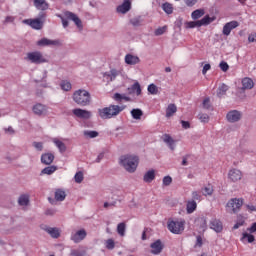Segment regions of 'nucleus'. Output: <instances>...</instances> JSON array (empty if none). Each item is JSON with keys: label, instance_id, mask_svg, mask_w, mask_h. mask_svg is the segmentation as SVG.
<instances>
[{"label": "nucleus", "instance_id": "2eb2a0df", "mask_svg": "<svg viewBox=\"0 0 256 256\" xmlns=\"http://www.w3.org/2000/svg\"><path fill=\"white\" fill-rule=\"evenodd\" d=\"M239 25V22L233 20V21H230V22H227L224 27H223V35H226V36H229L231 35V31L233 29H237V26Z\"/></svg>", "mask_w": 256, "mask_h": 256}, {"label": "nucleus", "instance_id": "f03ea898", "mask_svg": "<svg viewBox=\"0 0 256 256\" xmlns=\"http://www.w3.org/2000/svg\"><path fill=\"white\" fill-rule=\"evenodd\" d=\"M72 99L74 103L80 107H87L91 105V93L85 89H78L74 91Z\"/></svg>", "mask_w": 256, "mask_h": 256}, {"label": "nucleus", "instance_id": "5fc2aeb1", "mask_svg": "<svg viewBox=\"0 0 256 256\" xmlns=\"http://www.w3.org/2000/svg\"><path fill=\"white\" fill-rule=\"evenodd\" d=\"M243 225H245V219L241 218V219L237 220V222L233 226V229L234 230L239 229V227H243Z\"/></svg>", "mask_w": 256, "mask_h": 256}, {"label": "nucleus", "instance_id": "72a5a7b5", "mask_svg": "<svg viewBox=\"0 0 256 256\" xmlns=\"http://www.w3.org/2000/svg\"><path fill=\"white\" fill-rule=\"evenodd\" d=\"M53 143L56 145V147L59 149L60 153H65L67 151V146L65 143H63L61 140L55 138L53 140Z\"/></svg>", "mask_w": 256, "mask_h": 256}, {"label": "nucleus", "instance_id": "774afa93", "mask_svg": "<svg viewBox=\"0 0 256 256\" xmlns=\"http://www.w3.org/2000/svg\"><path fill=\"white\" fill-rule=\"evenodd\" d=\"M250 233H256V222H254L250 228H247Z\"/></svg>", "mask_w": 256, "mask_h": 256}, {"label": "nucleus", "instance_id": "e433bc0d", "mask_svg": "<svg viewBox=\"0 0 256 256\" xmlns=\"http://www.w3.org/2000/svg\"><path fill=\"white\" fill-rule=\"evenodd\" d=\"M125 231H127V225L125 222L119 223L117 225V233L120 237H125Z\"/></svg>", "mask_w": 256, "mask_h": 256}, {"label": "nucleus", "instance_id": "c756f323", "mask_svg": "<svg viewBox=\"0 0 256 256\" xmlns=\"http://www.w3.org/2000/svg\"><path fill=\"white\" fill-rule=\"evenodd\" d=\"M196 225H198L201 231H207V217L201 216L197 218Z\"/></svg>", "mask_w": 256, "mask_h": 256}, {"label": "nucleus", "instance_id": "1a4fd4ad", "mask_svg": "<svg viewBox=\"0 0 256 256\" xmlns=\"http://www.w3.org/2000/svg\"><path fill=\"white\" fill-rule=\"evenodd\" d=\"M37 45L38 47H50V46L58 47L59 45H61V42L59 40L42 38L37 41Z\"/></svg>", "mask_w": 256, "mask_h": 256}, {"label": "nucleus", "instance_id": "dca6fc26", "mask_svg": "<svg viewBox=\"0 0 256 256\" xmlns=\"http://www.w3.org/2000/svg\"><path fill=\"white\" fill-rule=\"evenodd\" d=\"M32 111L34 115H38L39 117L43 115H47V106L37 103L33 106Z\"/></svg>", "mask_w": 256, "mask_h": 256}, {"label": "nucleus", "instance_id": "79ce46f5", "mask_svg": "<svg viewBox=\"0 0 256 256\" xmlns=\"http://www.w3.org/2000/svg\"><path fill=\"white\" fill-rule=\"evenodd\" d=\"M131 115L133 119L139 120L141 117H143V110L136 108L131 110Z\"/></svg>", "mask_w": 256, "mask_h": 256}, {"label": "nucleus", "instance_id": "0e129e2a", "mask_svg": "<svg viewBox=\"0 0 256 256\" xmlns=\"http://www.w3.org/2000/svg\"><path fill=\"white\" fill-rule=\"evenodd\" d=\"M46 17H47V13L43 12L42 10L41 12H39L37 19H40V21H43V23H45Z\"/></svg>", "mask_w": 256, "mask_h": 256}, {"label": "nucleus", "instance_id": "39448f33", "mask_svg": "<svg viewBox=\"0 0 256 256\" xmlns=\"http://www.w3.org/2000/svg\"><path fill=\"white\" fill-rule=\"evenodd\" d=\"M226 207L229 211L233 213H239L241 211V207H243V199L232 198L228 201Z\"/></svg>", "mask_w": 256, "mask_h": 256}, {"label": "nucleus", "instance_id": "58836bf2", "mask_svg": "<svg viewBox=\"0 0 256 256\" xmlns=\"http://www.w3.org/2000/svg\"><path fill=\"white\" fill-rule=\"evenodd\" d=\"M60 88L62 89V91H71V89H73V86L68 80H62L60 82Z\"/></svg>", "mask_w": 256, "mask_h": 256}, {"label": "nucleus", "instance_id": "f704fd0d", "mask_svg": "<svg viewBox=\"0 0 256 256\" xmlns=\"http://www.w3.org/2000/svg\"><path fill=\"white\" fill-rule=\"evenodd\" d=\"M227 91H229V86L222 84L220 87H218L217 97H224V95H227Z\"/></svg>", "mask_w": 256, "mask_h": 256}, {"label": "nucleus", "instance_id": "cd10ccee", "mask_svg": "<svg viewBox=\"0 0 256 256\" xmlns=\"http://www.w3.org/2000/svg\"><path fill=\"white\" fill-rule=\"evenodd\" d=\"M197 210V202L195 200H188L186 203V211L189 215L195 213Z\"/></svg>", "mask_w": 256, "mask_h": 256}, {"label": "nucleus", "instance_id": "bb28decb", "mask_svg": "<svg viewBox=\"0 0 256 256\" xmlns=\"http://www.w3.org/2000/svg\"><path fill=\"white\" fill-rule=\"evenodd\" d=\"M54 160H55V155L51 153L42 154L41 156V162L44 165H51V163H53Z\"/></svg>", "mask_w": 256, "mask_h": 256}, {"label": "nucleus", "instance_id": "13d9d810", "mask_svg": "<svg viewBox=\"0 0 256 256\" xmlns=\"http://www.w3.org/2000/svg\"><path fill=\"white\" fill-rule=\"evenodd\" d=\"M131 25H133V27H139V25H141V19L140 18H133L130 20Z\"/></svg>", "mask_w": 256, "mask_h": 256}, {"label": "nucleus", "instance_id": "aec40b11", "mask_svg": "<svg viewBox=\"0 0 256 256\" xmlns=\"http://www.w3.org/2000/svg\"><path fill=\"white\" fill-rule=\"evenodd\" d=\"M228 177L233 181V183H235L237 181H241V177H243V174L240 170L231 169L228 173Z\"/></svg>", "mask_w": 256, "mask_h": 256}, {"label": "nucleus", "instance_id": "09e8293b", "mask_svg": "<svg viewBox=\"0 0 256 256\" xmlns=\"http://www.w3.org/2000/svg\"><path fill=\"white\" fill-rule=\"evenodd\" d=\"M186 27L187 29H195V27H201V25H199V20H198V21L187 22Z\"/></svg>", "mask_w": 256, "mask_h": 256}, {"label": "nucleus", "instance_id": "b1692460", "mask_svg": "<svg viewBox=\"0 0 256 256\" xmlns=\"http://www.w3.org/2000/svg\"><path fill=\"white\" fill-rule=\"evenodd\" d=\"M34 1V7L38 9L39 11H47L49 9V3L45 0H33Z\"/></svg>", "mask_w": 256, "mask_h": 256}, {"label": "nucleus", "instance_id": "ddd939ff", "mask_svg": "<svg viewBox=\"0 0 256 256\" xmlns=\"http://www.w3.org/2000/svg\"><path fill=\"white\" fill-rule=\"evenodd\" d=\"M124 61L126 65H139V63H141V58H139L137 55L128 53L125 55Z\"/></svg>", "mask_w": 256, "mask_h": 256}, {"label": "nucleus", "instance_id": "a19ab883", "mask_svg": "<svg viewBox=\"0 0 256 256\" xmlns=\"http://www.w3.org/2000/svg\"><path fill=\"white\" fill-rule=\"evenodd\" d=\"M213 191V185L208 184L207 186L202 188V195H204V197L211 196L213 195Z\"/></svg>", "mask_w": 256, "mask_h": 256}, {"label": "nucleus", "instance_id": "a211bd4d", "mask_svg": "<svg viewBox=\"0 0 256 256\" xmlns=\"http://www.w3.org/2000/svg\"><path fill=\"white\" fill-rule=\"evenodd\" d=\"M116 11L117 13H122V15H125V13H129V11H131V1L124 0V2L117 7Z\"/></svg>", "mask_w": 256, "mask_h": 256}, {"label": "nucleus", "instance_id": "f8f14e48", "mask_svg": "<svg viewBox=\"0 0 256 256\" xmlns=\"http://www.w3.org/2000/svg\"><path fill=\"white\" fill-rule=\"evenodd\" d=\"M226 119L228 123H237V121H241V112L238 110H231L227 113Z\"/></svg>", "mask_w": 256, "mask_h": 256}, {"label": "nucleus", "instance_id": "4be33fe9", "mask_svg": "<svg viewBox=\"0 0 256 256\" xmlns=\"http://www.w3.org/2000/svg\"><path fill=\"white\" fill-rule=\"evenodd\" d=\"M210 229H213L216 233H221V231H223V222L218 219L211 220Z\"/></svg>", "mask_w": 256, "mask_h": 256}, {"label": "nucleus", "instance_id": "ea45409f", "mask_svg": "<svg viewBox=\"0 0 256 256\" xmlns=\"http://www.w3.org/2000/svg\"><path fill=\"white\" fill-rule=\"evenodd\" d=\"M18 203L19 205H21V207H26V205H29V195L27 194L21 195L18 199Z\"/></svg>", "mask_w": 256, "mask_h": 256}, {"label": "nucleus", "instance_id": "3c124183", "mask_svg": "<svg viewBox=\"0 0 256 256\" xmlns=\"http://www.w3.org/2000/svg\"><path fill=\"white\" fill-rule=\"evenodd\" d=\"M165 31H167V26L159 27L155 30L154 35H156V37H159L160 35H163Z\"/></svg>", "mask_w": 256, "mask_h": 256}, {"label": "nucleus", "instance_id": "7ed1b4c3", "mask_svg": "<svg viewBox=\"0 0 256 256\" xmlns=\"http://www.w3.org/2000/svg\"><path fill=\"white\" fill-rule=\"evenodd\" d=\"M120 164L128 173H135L139 167V157L135 155H124L120 157Z\"/></svg>", "mask_w": 256, "mask_h": 256}, {"label": "nucleus", "instance_id": "a878e982", "mask_svg": "<svg viewBox=\"0 0 256 256\" xmlns=\"http://www.w3.org/2000/svg\"><path fill=\"white\" fill-rule=\"evenodd\" d=\"M144 183H153L155 181V170H148L143 176Z\"/></svg>", "mask_w": 256, "mask_h": 256}, {"label": "nucleus", "instance_id": "864d4df0", "mask_svg": "<svg viewBox=\"0 0 256 256\" xmlns=\"http://www.w3.org/2000/svg\"><path fill=\"white\" fill-rule=\"evenodd\" d=\"M198 119L201 123H207L209 121V116L207 114L200 113L198 115Z\"/></svg>", "mask_w": 256, "mask_h": 256}, {"label": "nucleus", "instance_id": "49530a36", "mask_svg": "<svg viewBox=\"0 0 256 256\" xmlns=\"http://www.w3.org/2000/svg\"><path fill=\"white\" fill-rule=\"evenodd\" d=\"M148 92L151 95H157V93H159V88H157V85H155V84H150L148 86Z\"/></svg>", "mask_w": 256, "mask_h": 256}, {"label": "nucleus", "instance_id": "6e6552de", "mask_svg": "<svg viewBox=\"0 0 256 256\" xmlns=\"http://www.w3.org/2000/svg\"><path fill=\"white\" fill-rule=\"evenodd\" d=\"M40 229H42V231H46V233H49L52 239H59V237H61V232L58 230V228H53L42 224Z\"/></svg>", "mask_w": 256, "mask_h": 256}, {"label": "nucleus", "instance_id": "e2e57ef3", "mask_svg": "<svg viewBox=\"0 0 256 256\" xmlns=\"http://www.w3.org/2000/svg\"><path fill=\"white\" fill-rule=\"evenodd\" d=\"M33 147L37 149V151H43V143L42 142H34Z\"/></svg>", "mask_w": 256, "mask_h": 256}, {"label": "nucleus", "instance_id": "423d86ee", "mask_svg": "<svg viewBox=\"0 0 256 256\" xmlns=\"http://www.w3.org/2000/svg\"><path fill=\"white\" fill-rule=\"evenodd\" d=\"M27 59L30 63H35L36 65H39L41 63H45V59L43 58V54L39 51L35 52H29L27 54Z\"/></svg>", "mask_w": 256, "mask_h": 256}, {"label": "nucleus", "instance_id": "4c0bfd02", "mask_svg": "<svg viewBox=\"0 0 256 256\" xmlns=\"http://www.w3.org/2000/svg\"><path fill=\"white\" fill-rule=\"evenodd\" d=\"M203 15H205V10L197 9L192 12L191 17L194 21H196V19H201V17H203Z\"/></svg>", "mask_w": 256, "mask_h": 256}, {"label": "nucleus", "instance_id": "6e6d98bb", "mask_svg": "<svg viewBox=\"0 0 256 256\" xmlns=\"http://www.w3.org/2000/svg\"><path fill=\"white\" fill-rule=\"evenodd\" d=\"M219 67L224 73H226V71H229V64H227V62L225 61L220 62Z\"/></svg>", "mask_w": 256, "mask_h": 256}, {"label": "nucleus", "instance_id": "6ab92c4d", "mask_svg": "<svg viewBox=\"0 0 256 256\" xmlns=\"http://www.w3.org/2000/svg\"><path fill=\"white\" fill-rule=\"evenodd\" d=\"M241 83H242V88H241L242 91L251 90L253 89V87H255V82H253V79L249 77L243 78Z\"/></svg>", "mask_w": 256, "mask_h": 256}, {"label": "nucleus", "instance_id": "7c9ffc66", "mask_svg": "<svg viewBox=\"0 0 256 256\" xmlns=\"http://www.w3.org/2000/svg\"><path fill=\"white\" fill-rule=\"evenodd\" d=\"M240 241H242V243H245L246 241L247 243H253V241H255V236L247 232H244L242 233Z\"/></svg>", "mask_w": 256, "mask_h": 256}, {"label": "nucleus", "instance_id": "69168bd1", "mask_svg": "<svg viewBox=\"0 0 256 256\" xmlns=\"http://www.w3.org/2000/svg\"><path fill=\"white\" fill-rule=\"evenodd\" d=\"M248 41H249V43H255L256 42V33H251L248 36Z\"/></svg>", "mask_w": 256, "mask_h": 256}, {"label": "nucleus", "instance_id": "8fccbe9b", "mask_svg": "<svg viewBox=\"0 0 256 256\" xmlns=\"http://www.w3.org/2000/svg\"><path fill=\"white\" fill-rule=\"evenodd\" d=\"M74 179L76 183H83V179H84L83 172L81 171L77 172L74 176Z\"/></svg>", "mask_w": 256, "mask_h": 256}, {"label": "nucleus", "instance_id": "680f3d73", "mask_svg": "<svg viewBox=\"0 0 256 256\" xmlns=\"http://www.w3.org/2000/svg\"><path fill=\"white\" fill-rule=\"evenodd\" d=\"M70 255L72 256H85V252H81L80 250H71Z\"/></svg>", "mask_w": 256, "mask_h": 256}, {"label": "nucleus", "instance_id": "9b49d317", "mask_svg": "<svg viewBox=\"0 0 256 256\" xmlns=\"http://www.w3.org/2000/svg\"><path fill=\"white\" fill-rule=\"evenodd\" d=\"M73 115L79 119H91L92 114L89 110H83L81 108H76L72 110Z\"/></svg>", "mask_w": 256, "mask_h": 256}, {"label": "nucleus", "instance_id": "c85d7f7f", "mask_svg": "<svg viewBox=\"0 0 256 256\" xmlns=\"http://www.w3.org/2000/svg\"><path fill=\"white\" fill-rule=\"evenodd\" d=\"M216 19L217 18L215 16L210 17L209 15H206L201 20H198V21H199L200 27H203V26L211 25V23H213V21H215Z\"/></svg>", "mask_w": 256, "mask_h": 256}, {"label": "nucleus", "instance_id": "4468645a", "mask_svg": "<svg viewBox=\"0 0 256 256\" xmlns=\"http://www.w3.org/2000/svg\"><path fill=\"white\" fill-rule=\"evenodd\" d=\"M24 23H26V25H30L32 29H36L37 31H39L40 29H43V21H41L38 18L26 19L24 20Z\"/></svg>", "mask_w": 256, "mask_h": 256}, {"label": "nucleus", "instance_id": "5701e85b", "mask_svg": "<svg viewBox=\"0 0 256 256\" xmlns=\"http://www.w3.org/2000/svg\"><path fill=\"white\" fill-rule=\"evenodd\" d=\"M118 75L119 71H117V69H111L109 72L104 73V79L110 83V81H115Z\"/></svg>", "mask_w": 256, "mask_h": 256}, {"label": "nucleus", "instance_id": "c9c22d12", "mask_svg": "<svg viewBox=\"0 0 256 256\" xmlns=\"http://www.w3.org/2000/svg\"><path fill=\"white\" fill-rule=\"evenodd\" d=\"M67 194L64 192L63 189H57L55 191V199L56 201H65Z\"/></svg>", "mask_w": 256, "mask_h": 256}, {"label": "nucleus", "instance_id": "052dcab7", "mask_svg": "<svg viewBox=\"0 0 256 256\" xmlns=\"http://www.w3.org/2000/svg\"><path fill=\"white\" fill-rule=\"evenodd\" d=\"M199 0H185V5L187 7H194V5H197V2Z\"/></svg>", "mask_w": 256, "mask_h": 256}, {"label": "nucleus", "instance_id": "412c9836", "mask_svg": "<svg viewBox=\"0 0 256 256\" xmlns=\"http://www.w3.org/2000/svg\"><path fill=\"white\" fill-rule=\"evenodd\" d=\"M127 93L128 95H136L139 97V95H141V84H139V82L134 83L127 89Z\"/></svg>", "mask_w": 256, "mask_h": 256}, {"label": "nucleus", "instance_id": "473e14b6", "mask_svg": "<svg viewBox=\"0 0 256 256\" xmlns=\"http://www.w3.org/2000/svg\"><path fill=\"white\" fill-rule=\"evenodd\" d=\"M177 113V106L175 104H169L166 109V117H173Z\"/></svg>", "mask_w": 256, "mask_h": 256}, {"label": "nucleus", "instance_id": "f3484780", "mask_svg": "<svg viewBox=\"0 0 256 256\" xmlns=\"http://www.w3.org/2000/svg\"><path fill=\"white\" fill-rule=\"evenodd\" d=\"M150 247L152 255H159L163 251V242H161V240H156Z\"/></svg>", "mask_w": 256, "mask_h": 256}, {"label": "nucleus", "instance_id": "bf43d9fd", "mask_svg": "<svg viewBox=\"0 0 256 256\" xmlns=\"http://www.w3.org/2000/svg\"><path fill=\"white\" fill-rule=\"evenodd\" d=\"M195 247H203V238L199 235L196 237Z\"/></svg>", "mask_w": 256, "mask_h": 256}, {"label": "nucleus", "instance_id": "603ef678", "mask_svg": "<svg viewBox=\"0 0 256 256\" xmlns=\"http://www.w3.org/2000/svg\"><path fill=\"white\" fill-rule=\"evenodd\" d=\"M171 183H173V178H171V176H165L163 178V185L165 187H169V185H171Z\"/></svg>", "mask_w": 256, "mask_h": 256}, {"label": "nucleus", "instance_id": "338daca9", "mask_svg": "<svg viewBox=\"0 0 256 256\" xmlns=\"http://www.w3.org/2000/svg\"><path fill=\"white\" fill-rule=\"evenodd\" d=\"M253 151L250 148H243L242 155H253Z\"/></svg>", "mask_w": 256, "mask_h": 256}, {"label": "nucleus", "instance_id": "20e7f679", "mask_svg": "<svg viewBox=\"0 0 256 256\" xmlns=\"http://www.w3.org/2000/svg\"><path fill=\"white\" fill-rule=\"evenodd\" d=\"M168 231L174 235H181L185 231V220H168Z\"/></svg>", "mask_w": 256, "mask_h": 256}, {"label": "nucleus", "instance_id": "f257e3e1", "mask_svg": "<svg viewBox=\"0 0 256 256\" xmlns=\"http://www.w3.org/2000/svg\"><path fill=\"white\" fill-rule=\"evenodd\" d=\"M124 110H125V106L111 104L108 107L99 108L98 115L100 119H103V120L113 119L114 117H117V115H119Z\"/></svg>", "mask_w": 256, "mask_h": 256}, {"label": "nucleus", "instance_id": "a18cd8bd", "mask_svg": "<svg viewBox=\"0 0 256 256\" xmlns=\"http://www.w3.org/2000/svg\"><path fill=\"white\" fill-rule=\"evenodd\" d=\"M203 199V194L201 191H193L192 192V201H201Z\"/></svg>", "mask_w": 256, "mask_h": 256}, {"label": "nucleus", "instance_id": "37998d69", "mask_svg": "<svg viewBox=\"0 0 256 256\" xmlns=\"http://www.w3.org/2000/svg\"><path fill=\"white\" fill-rule=\"evenodd\" d=\"M55 171H57V167H55V166H48V167H45L41 171V174L42 175H53V173H55Z\"/></svg>", "mask_w": 256, "mask_h": 256}, {"label": "nucleus", "instance_id": "9d476101", "mask_svg": "<svg viewBox=\"0 0 256 256\" xmlns=\"http://www.w3.org/2000/svg\"><path fill=\"white\" fill-rule=\"evenodd\" d=\"M65 17L68 18L70 21H73L75 25L80 29V31L83 30V22L80 18L77 17V15L73 12L67 11L64 13Z\"/></svg>", "mask_w": 256, "mask_h": 256}, {"label": "nucleus", "instance_id": "2f4dec72", "mask_svg": "<svg viewBox=\"0 0 256 256\" xmlns=\"http://www.w3.org/2000/svg\"><path fill=\"white\" fill-rule=\"evenodd\" d=\"M83 135L86 139H95V138L99 137V132H97L95 130H85L83 132Z\"/></svg>", "mask_w": 256, "mask_h": 256}, {"label": "nucleus", "instance_id": "de8ad7c7", "mask_svg": "<svg viewBox=\"0 0 256 256\" xmlns=\"http://www.w3.org/2000/svg\"><path fill=\"white\" fill-rule=\"evenodd\" d=\"M202 105H203V109H206L207 111H210V109H212V107H211V99L205 98L203 100Z\"/></svg>", "mask_w": 256, "mask_h": 256}, {"label": "nucleus", "instance_id": "4d7b16f0", "mask_svg": "<svg viewBox=\"0 0 256 256\" xmlns=\"http://www.w3.org/2000/svg\"><path fill=\"white\" fill-rule=\"evenodd\" d=\"M106 249H115V241H113V239H108L106 241Z\"/></svg>", "mask_w": 256, "mask_h": 256}, {"label": "nucleus", "instance_id": "0eeeda50", "mask_svg": "<svg viewBox=\"0 0 256 256\" xmlns=\"http://www.w3.org/2000/svg\"><path fill=\"white\" fill-rule=\"evenodd\" d=\"M85 237H87V231L85 229H80L72 233L70 239L73 241V243H81Z\"/></svg>", "mask_w": 256, "mask_h": 256}, {"label": "nucleus", "instance_id": "393cba45", "mask_svg": "<svg viewBox=\"0 0 256 256\" xmlns=\"http://www.w3.org/2000/svg\"><path fill=\"white\" fill-rule=\"evenodd\" d=\"M164 143H166V145H168L169 149H171V151H175V140L171 137V135L169 134H164L162 137Z\"/></svg>", "mask_w": 256, "mask_h": 256}, {"label": "nucleus", "instance_id": "c03bdc74", "mask_svg": "<svg viewBox=\"0 0 256 256\" xmlns=\"http://www.w3.org/2000/svg\"><path fill=\"white\" fill-rule=\"evenodd\" d=\"M162 9L167 15L173 14V4L166 2L162 5Z\"/></svg>", "mask_w": 256, "mask_h": 256}]
</instances>
